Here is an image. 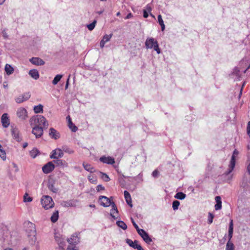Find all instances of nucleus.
<instances>
[{"mask_svg": "<svg viewBox=\"0 0 250 250\" xmlns=\"http://www.w3.org/2000/svg\"><path fill=\"white\" fill-rule=\"evenodd\" d=\"M101 201V205L104 207H107L111 206L112 209L110 210V215L114 219H117L118 216V210L115 203L111 202L110 200L105 196H100L99 198Z\"/></svg>", "mask_w": 250, "mask_h": 250, "instance_id": "nucleus-1", "label": "nucleus"}, {"mask_svg": "<svg viewBox=\"0 0 250 250\" xmlns=\"http://www.w3.org/2000/svg\"><path fill=\"white\" fill-rule=\"evenodd\" d=\"M41 204L45 209L52 208L54 205V203L52 198L48 195H44L42 197Z\"/></svg>", "mask_w": 250, "mask_h": 250, "instance_id": "nucleus-2", "label": "nucleus"}, {"mask_svg": "<svg viewBox=\"0 0 250 250\" xmlns=\"http://www.w3.org/2000/svg\"><path fill=\"white\" fill-rule=\"evenodd\" d=\"M238 151L237 149H235L233 151L232 155L231 156V160L230 161V164L229 165V167L227 171H226L225 173L226 175H229V173H230L233 170L235 166V163H236V157L238 155Z\"/></svg>", "mask_w": 250, "mask_h": 250, "instance_id": "nucleus-3", "label": "nucleus"}, {"mask_svg": "<svg viewBox=\"0 0 250 250\" xmlns=\"http://www.w3.org/2000/svg\"><path fill=\"white\" fill-rule=\"evenodd\" d=\"M35 122L37 124V125L47 128L48 125V123L46 120L45 118L42 115H38L35 119Z\"/></svg>", "mask_w": 250, "mask_h": 250, "instance_id": "nucleus-4", "label": "nucleus"}, {"mask_svg": "<svg viewBox=\"0 0 250 250\" xmlns=\"http://www.w3.org/2000/svg\"><path fill=\"white\" fill-rule=\"evenodd\" d=\"M54 237L60 248L64 250V246H65L64 238L62 237L60 234L57 233H55Z\"/></svg>", "mask_w": 250, "mask_h": 250, "instance_id": "nucleus-5", "label": "nucleus"}, {"mask_svg": "<svg viewBox=\"0 0 250 250\" xmlns=\"http://www.w3.org/2000/svg\"><path fill=\"white\" fill-rule=\"evenodd\" d=\"M241 187L246 191H250V179H249L246 176H244Z\"/></svg>", "mask_w": 250, "mask_h": 250, "instance_id": "nucleus-6", "label": "nucleus"}, {"mask_svg": "<svg viewBox=\"0 0 250 250\" xmlns=\"http://www.w3.org/2000/svg\"><path fill=\"white\" fill-rule=\"evenodd\" d=\"M54 168L55 166L53 162H49L42 167V170L44 173L48 174L53 171Z\"/></svg>", "mask_w": 250, "mask_h": 250, "instance_id": "nucleus-7", "label": "nucleus"}, {"mask_svg": "<svg viewBox=\"0 0 250 250\" xmlns=\"http://www.w3.org/2000/svg\"><path fill=\"white\" fill-rule=\"evenodd\" d=\"M138 234L147 244H150L152 241V239L150 237L148 234L144 229H143Z\"/></svg>", "mask_w": 250, "mask_h": 250, "instance_id": "nucleus-8", "label": "nucleus"}, {"mask_svg": "<svg viewBox=\"0 0 250 250\" xmlns=\"http://www.w3.org/2000/svg\"><path fill=\"white\" fill-rule=\"evenodd\" d=\"M158 42L153 38H147L145 42V46L146 48H153Z\"/></svg>", "mask_w": 250, "mask_h": 250, "instance_id": "nucleus-9", "label": "nucleus"}, {"mask_svg": "<svg viewBox=\"0 0 250 250\" xmlns=\"http://www.w3.org/2000/svg\"><path fill=\"white\" fill-rule=\"evenodd\" d=\"M30 97V94L29 92L24 93L22 95L19 96L15 98L16 103L20 104L27 101Z\"/></svg>", "mask_w": 250, "mask_h": 250, "instance_id": "nucleus-10", "label": "nucleus"}, {"mask_svg": "<svg viewBox=\"0 0 250 250\" xmlns=\"http://www.w3.org/2000/svg\"><path fill=\"white\" fill-rule=\"evenodd\" d=\"M100 162L106 164L113 165L115 163L114 158L110 156H103L99 159Z\"/></svg>", "mask_w": 250, "mask_h": 250, "instance_id": "nucleus-11", "label": "nucleus"}, {"mask_svg": "<svg viewBox=\"0 0 250 250\" xmlns=\"http://www.w3.org/2000/svg\"><path fill=\"white\" fill-rule=\"evenodd\" d=\"M32 132L36 136V138H39L43 134V127L36 125L33 128Z\"/></svg>", "mask_w": 250, "mask_h": 250, "instance_id": "nucleus-12", "label": "nucleus"}, {"mask_svg": "<svg viewBox=\"0 0 250 250\" xmlns=\"http://www.w3.org/2000/svg\"><path fill=\"white\" fill-rule=\"evenodd\" d=\"M18 117L22 120H25L27 117L26 110L22 107L19 108L17 111Z\"/></svg>", "mask_w": 250, "mask_h": 250, "instance_id": "nucleus-13", "label": "nucleus"}, {"mask_svg": "<svg viewBox=\"0 0 250 250\" xmlns=\"http://www.w3.org/2000/svg\"><path fill=\"white\" fill-rule=\"evenodd\" d=\"M63 156V153L60 149H56L52 151V154L50 156L51 159H57L62 158Z\"/></svg>", "mask_w": 250, "mask_h": 250, "instance_id": "nucleus-14", "label": "nucleus"}, {"mask_svg": "<svg viewBox=\"0 0 250 250\" xmlns=\"http://www.w3.org/2000/svg\"><path fill=\"white\" fill-rule=\"evenodd\" d=\"M1 122L3 127H7L10 124V121L7 113H4L2 115L1 118Z\"/></svg>", "mask_w": 250, "mask_h": 250, "instance_id": "nucleus-15", "label": "nucleus"}, {"mask_svg": "<svg viewBox=\"0 0 250 250\" xmlns=\"http://www.w3.org/2000/svg\"><path fill=\"white\" fill-rule=\"evenodd\" d=\"M49 135L51 138L57 140L60 137V134L58 131L53 128L49 129Z\"/></svg>", "mask_w": 250, "mask_h": 250, "instance_id": "nucleus-16", "label": "nucleus"}, {"mask_svg": "<svg viewBox=\"0 0 250 250\" xmlns=\"http://www.w3.org/2000/svg\"><path fill=\"white\" fill-rule=\"evenodd\" d=\"M30 62L33 64L37 65H42L44 64V62L41 58L37 57H33L30 59Z\"/></svg>", "mask_w": 250, "mask_h": 250, "instance_id": "nucleus-17", "label": "nucleus"}, {"mask_svg": "<svg viewBox=\"0 0 250 250\" xmlns=\"http://www.w3.org/2000/svg\"><path fill=\"white\" fill-rule=\"evenodd\" d=\"M77 202V200H70L66 201H63L62 203V205L64 207H76V203Z\"/></svg>", "mask_w": 250, "mask_h": 250, "instance_id": "nucleus-18", "label": "nucleus"}, {"mask_svg": "<svg viewBox=\"0 0 250 250\" xmlns=\"http://www.w3.org/2000/svg\"><path fill=\"white\" fill-rule=\"evenodd\" d=\"M112 36V34H111L109 35L106 34L103 37V39L101 41L100 43V47L102 48H103L104 47V44L106 42L110 41Z\"/></svg>", "mask_w": 250, "mask_h": 250, "instance_id": "nucleus-19", "label": "nucleus"}, {"mask_svg": "<svg viewBox=\"0 0 250 250\" xmlns=\"http://www.w3.org/2000/svg\"><path fill=\"white\" fill-rule=\"evenodd\" d=\"M67 241L69 244L73 246L77 245L80 242L79 238L75 235H72L70 238L67 239Z\"/></svg>", "mask_w": 250, "mask_h": 250, "instance_id": "nucleus-20", "label": "nucleus"}, {"mask_svg": "<svg viewBox=\"0 0 250 250\" xmlns=\"http://www.w3.org/2000/svg\"><path fill=\"white\" fill-rule=\"evenodd\" d=\"M68 120V126L72 131L75 132L78 130V127L72 123L70 117L68 116L66 117Z\"/></svg>", "mask_w": 250, "mask_h": 250, "instance_id": "nucleus-21", "label": "nucleus"}, {"mask_svg": "<svg viewBox=\"0 0 250 250\" xmlns=\"http://www.w3.org/2000/svg\"><path fill=\"white\" fill-rule=\"evenodd\" d=\"M231 76L234 79V80H239V79L241 77V75L240 74V70L238 67H235L231 73Z\"/></svg>", "mask_w": 250, "mask_h": 250, "instance_id": "nucleus-22", "label": "nucleus"}, {"mask_svg": "<svg viewBox=\"0 0 250 250\" xmlns=\"http://www.w3.org/2000/svg\"><path fill=\"white\" fill-rule=\"evenodd\" d=\"M124 196H125V199L126 203L130 207H132V201H131V196H130L129 193L127 191L125 190L124 191Z\"/></svg>", "mask_w": 250, "mask_h": 250, "instance_id": "nucleus-23", "label": "nucleus"}, {"mask_svg": "<svg viewBox=\"0 0 250 250\" xmlns=\"http://www.w3.org/2000/svg\"><path fill=\"white\" fill-rule=\"evenodd\" d=\"M216 204L215 205V209L216 210H219L222 208V201L221 198L219 196L215 197Z\"/></svg>", "mask_w": 250, "mask_h": 250, "instance_id": "nucleus-24", "label": "nucleus"}, {"mask_svg": "<svg viewBox=\"0 0 250 250\" xmlns=\"http://www.w3.org/2000/svg\"><path fill=\"white\" fill-rule=\"evenodd\" d=\"M29 74L32 78H33L35 80H37L39 78V72L36 69L30 70L29 71Z\"/></svg>", "mask_w": 250, "mask_h": 250, "instance_id": "nucleus-25", "label": "nucleus"}, {"mask_svg": "<svg viewBox=\"0 0 250 250\" xmlns=\"http://www.w3.org/2000/svg\"><path fill=\"white\" fill-rule=\"evenodd\" d=\"M83 166L86 171L90 172L91 173L94 172L95 171V168L91 166V165L89 164H86L85 163H83Z\"/></svg>", "mask_w": 250, "mask_h": 250, "instance_id": "nucleus-26", "label": "nucleus"}, {"mask_svg": "<svg viewBox=\"0 0 250 250\" xmlns=\"http://www.w3.org/2000/svg\"><path fill=\"white\" fill-rule=\"evenodd\" d=\"M4 70L8 75H11L14 71L13 68L9 64H6L5 65Z\"/></svg>", "mask_w": 250, "mask_h": 250, "instance_id": "nucleus-27", "label": "nucleus"}, {"mask_svg": "<svg viewBox=\"0 0 250 250\" xmlns=\"http://www.w3.org/2000/svg\"><path fill=\"white\" fill-rule=\"evenodd\" d=\"M59 218V211L58 210L55 211L52 216H51L50 220L52 223H55L57 221Z\"/></svg>", "mask_w": 250, "mask_h": 250, "instance_id": "nucleus-28", "label": "nucleus"}, {"mask_svg": "<svg viewBox=\"0 0 250 250\" xmlns=\"http://www.w3.org/2000/svg\"><path fill=\"white\" fill-rule=\"evenodd\" d=\"M12 134L13 138L16 139L17 141H20V137L19 136V131L16 128H13L12 130Z\"/></svg>", "mask_w": 250, "mask_h": 250, "instance_id": "nucleus-29", "label": "nucleus"}, {"mask_svg": "<svg viewBox=\"0 0 250 250\" xmlns=\"http://www.w3.org/2000/svg\"><path fill=\"white\" fill-rule=\"evenodd\" d=\"M34 111L36 113H42L43 112V105L40 104L38 105L35 106L34 107Z\"/></svg>", "mask_w": 250, "mask_h": 250, "instance_id": "nucleus-30", "label": "nucleus"}, {"mask_svg": "<svg viewBox=\"0 0 250 250\" xmlns=\"http://www.w3.org/2000/svg\"><path fill=\"white\" fill-rule=\"evenodd\" d=\"M158 21L159 24L161 27L162 31H164L165 29V25L164 24L163 20L161 15H159L158 16Z\"/></svg>", "mask_w": 250, "mask_h": 250, "instance_id": "nucleus-31", "label": "nucleus"}, {"mask_svg": "<svg viewBox=\"0 0 250 250\" xmlns=\"http://www.w3.org/2000/svg\"><path fill=\"white\" fill-rule=\"evenodd\" d=\"M40 153L39 150L36 148H33L31 151L30 152V154L31 156L35 158L37 155H38Z\"/></svg>", "mask_w": 250, "mask_h": 250, "instance_id": "nucleus-32", "label": "nucleus"}, {"mask_svg": "<svg viewBox=\"0 0 250 250\" xmlns=\"http://www.w3.org/2000/svg\"><path fill=\"white\" fill-rule=\"evenodd\" d=\"M186 195L182 192H179L177 193L174 196V197L176 199H180V200H183L184 199L186 198Z\"/></svg>", "mask_w": 250, "mask_h": 250, "instance_id": "nucleus-33", "label": "nucleus"}, {"mask_svg": "<svg viewBox=\"0 0 250 250\" xmlns=\"http://www.w3.org/2000/svg\"><path fill=\"white\" fill-rule=\"evenodd\" d=\"M116 224L119 227L122 228L124 230H125L127 229L126 225L122 221H117Z\"/></svg>", "mask_w": 250, "mask_h": 250, "instance_id": "nucleus-34", "label": "nucleus"}, {"mask_svg": "<svg viewBox=\"0 0 250 250\" xmlns=\"http://www.w3.org/2000/svg\"><path fill=\"white\" fill-rule=\"evenodd\" d=\"M62 75L61 74H58L54 78L53 80L52 81V83L54 85H56L61 80V78H62Z\"/></svg>", "mask_w": 250, "mask_h": 250, "instance_id": "nucleus-35", "label": "nucleus"}, {"mask_svg": "<svg viewBox=\"0 0 250 250\" xmlns=\"http://www.w3.org/2000/svg\"><path fill=\"white\" fill-rule=\"evenodd\" d=\"M226 250H234V245L229 240L227 243Z\"/></svg>", "mask_w": 250, "mask_h": 250, "instance_id": "nucleus-36", "label": "nucleus"}, {"mask_svg": "<svg viewBox=\"0 0 250 250\" xmlns=\"http://www.w3.org/2000/svg\"><path fill=\"white\" fill-rule=\"evenodd\" d=\"M55 160L53 161L54 164H55L58 166H62L63 165V162L62 160L59 159V158L54 159Z\"/></svg>", "mask_w": 250, "mask_h": 250, "instance_id": "nucleus-37", "label": "nucleus"}, {"mask_svg": "<svg viewBox=\"0 0 250 250\" xmlns=\"http://www.w3.org/2000/svg\"><path fill=\"white\" fill-rule=\"evenodd\" d=\"M97 23L96 20H94L91 23L87 24V27L89 30L92 31L94 29Z\"/></svg>", "mask_w": 250, "mask_h": 250, "instance_id": "nucleus-38", "label": "nucleus"}, {"mask_svg": "<svg viewBox=\"0 0 250 250\" xmlns=\"http://www.w3.org/2000/svg\"><path fill=\"white\" fill-rule=\"evenodd\" d=\"M101 174L102 175V178L105 182H108L110 180L109 176L106 174L102 172H100Z\"/></svg>", "mask_w": 250, "mask_h": 250, "instance_id": "nucleus-39", "label": "nucleus"}, {"mask_svg": "<svg viewBox=\"0 0 250 250\" xmlns=\"http://www.w3.org/2000/svg\"><path fill=\"white\" fill-rule=\"evenodd\" d=\"M180 205V202L177 200H174L172 203V208L173 209L176 210L178 209V207Z\"/></svg>", "mask_w": 250, "mask_h": 250, "instance_id": "nucleus-40", "label": "nucleus"}, {"mask_svg": "<svg viewBox=\"0 0 250 250\" xmlns=\"http://www.w3.org/2000/svg\"><path fill=\"white\" fill-rule=\"evenodd\" d=\"M0 157L3 160H5L6 158L5 151L2 148H0Z\"/></svg>", "mask_w": 250, "mask_h": 250, "instance_id": "nucleus-41", "label": "nucleus"}, {"mask_svg": "<svg viewBox=\"0 0 250 250\" xmlns=\"http://www.w3.org/2000/svg\"><path fill=\"white\" fill-rule=\"evenodd\" d=\"M36 237L35 235H33L32 236H31L30 237V239L29 240V243L31 245H35L36 241Z\"/></svg>", "mask_w": 250, "mask_h": 250, "instance_id": "nucleus-42", "label": "nucleus"}, {"mask_svg": "<svg viewBox=\"0 0 250 250\" xmlns=\"http://www.w3.org/2000/svg\"><path fill=\"white\" fill-rule=\"evenodd\" d=\"M23 201L24 202H30L32 201V198L28 196L27 193H25L23 197Z\"/></svg>", "mask_w": 250, "mask_h": 250, "instance_id": "nucleus-43", "label": "nucleus"}, {"mask_svg": "<svg viewBox=\"0 0 250 250\" xmlns=\"http://www.w3.org/2000/svg\"><path fill=\"white\" fill-rule=\"evenodd\" d=\"M233 220H231L229 225V233L233 234Z\"/></svg>", "mask_w": 250, "mask_h": 250, "instance_id": "nucleus-44", "label": "nucleus"}, {"mask_svg": "<svg viewBox=\"0 0 250 250\" xmlns=\"http://www.w3.org/2000/svg\"><path fill=\"white\" fill-rule=\"evenodd\" d=\"M213 218L214 215L212 213L209 212L208 215V223L209 224H211L212 223Z\"/></svg>", "mask_w": 250, "mask_h": 250, "instance_id": "nucleus-45", "label": "nucleus"}, {"mask_svg": "<svg viewBox=\"0 0 250 250\" xmlns=\"http://www.w3.org/2000/svg\"><path fill=\"white\" fill-rule=\"evenodd\" d=\"M131 222L132 223V224L134 228L136 229L138 233L140 232V231H141L143 229H139L138 226L136 224L134 220L131 218Z\"/></svg>", "mask_w": 250, "mask_h": 250, "instance_id": "nucleus-46", "label": "nucleus"}, {"mask_svg": "<svg viewBox=\"0 0 250 250\" xmlns=\"http://www.w3.org/2000/svg\"><path fill=\"white\" fill-rule=\"evenodd\" d=\"M48 188L50 190L52 191L53 193H56L58 191L57 189L55 188L53 184L49 185Z\"/></svg>", "mask_w": 250, "mask_h": 250, "instance_id": "nucleus-47", "label": "nucleus"}, {"mask_svg": "<svg viewBox=\"0 0 250 250\" xmlns=\"http://www.w3.org/2000/svg\"><path fill=\"white\" fill-rule=\"evenodd\" d=\"M126 243L131 247H134V243H133V242L131 240V239H126Z\"/></svg>", "mask_w": 250, "mask_h": 250, "instance_id": "nucleus-48", "label": "nucleus"}, {"mask_svg": "<svg viewBox=\"0 0 250 250\" xmlns=\"http://www.w3.org/2000/svg\"><path fill=\"white\" fill-rule=\"evenodd\" d=\"M67 250H78L76 245H72L69 244L67 248Z\"/></svg>", "mask_w": 250, "mask_h": 250, "instance_id": "nucleus-49", "label": "nucleus"}, {"mask_svg": "<svg viewBox=\"0 0 250 250\" xmlns=\"http://www.w3.org/2000/svg\"><path fill=\"white\" fill-rule=\"evenodd\" d=\"M153 49L157 52L158 54H160L161 53V50L159 48L158 43H156V45H155Z\"/></svg>", "mask_w": 250, "mask_h": 250, "instance_id": "nucleus-50", "label": "nucleus"}, {"mask_svg": "<svg viewBox=\"0 0 250 250\" xmlns=\"http://www.w3.org/2000/svg\"><path fill=\"white\" fill-rule=\"evenodd\" d=\"M152 175L154 178L158 177L159 175V171L157 170H154L152 173Z\"/></svg>", "mask_w": 250, "mask_h": 250, "instance_id": "nucleus-51", "label": "nucleus"}, {"mask_svg": "<svg viewBox=\"0 0 250 250\" xmlns=\"http://www.w3.org/2000/svg\"><path fill=\"white\" fill-rule=\"evenodd\" d=\"M63 150L64 152L68 153L69 154H72L74 152V151L72 149H70L69 148H67V147L65 148H64Z\"/></svg>", "mask_w": 250, "mask_h": 250, "instance_id": "nucleus-52", "label": "nucleus"}, {"mask_svg": "<svg viewBox=\"0 0 250 250\" xmlns=\"http://www.w3.org/2000/svg\"><path fill=\"white\" fill-rule=\"evenodd\" d=\"M247 164L248 165L247 170L249 174L250 175V161L249 160L247 161Z\"/></svg>", "mask_w": 250, "mask_h": 250, "instance_id": "nucleus-53", "label": "nucleus"}, {"mask_svg": "<svg viewBox=\"0 0 250 250\" xmlns=\"http://www.w3.org/2000/svg\"><path fill=\"white\" fill-rule=\"evenodd\" d=\"M96 189H97V190L98 191H99L100 190H104V187H103L101 185H99L97 186Z\"/></svg>", "mask_w": 250, "mask_h": 250, "instance_id": "nucleus-54", "label": "nucleus"}, {"mask_svg": "<svg viewBox=\"0 0 250 250\" xmlns=\"http://www.w3.org/2000/svg\"><path fill=\"white\" fill-rule=\"evenodd\" d=\"M247 133L249 136L250 137V121H249L248 123Z\"/></svg>", "mask_w": 250, "mask_h": 250, "instance_id": "nucleus-55", "label": "nucleus"}, {"mask_svg": "<svg viewBox=\"0 0 250 250\" xmlns=\"http://www.w3.org/2000/svg\"><path fill=\"white\" fill-rule=\"evenodd\" d=\"M245 83H246V82H244L242 85V87L240 89V94H239V98H240L241 97V96L242 94V91H243V87H244L245 85Z\"/></svg>", "mask_w": 250, "mask_h": 250, "instance_id": "nucleus-56", "label": "nucleus"}, {"mask_svg": "<svg viewBox=\"0 0 250 250\" xmlns=\"http://www.w3.org/2000/svg\"><path fill=\"white\" fill-rule=\"evenodd\" d=\"M70 77V75H69V76L68 77V79L67 80V81H66V84H65V89H66L68 88V87L69 81Z\"/></svg>", "mask_w": 250, "mask_h": 250, "instance_id": "nucleus-57", "label": "nucleus"}, {"mask_svg": "<svg viewBox=\"0 0 250 250\" xmlns=\"http://www.w3.org/2000/svg\"><path fill=\"white\" fill-rule=\"evenodd\" d=\"M143 16L145 18H146L148 17V14L146 10H144Z\"/></svg>", "mask_w": 250, "mask_h": 250, "instance_id": "nucleus-58", "label": "nucleus"}, {"mask_svg": "<svg viewBox=\"0 0 250 250\" xmlns=\"http://www.w3.org/2000/svg\"><path fill=\"white\" fill-rule=\"evenodd\" d=\"M137 249V250H144V249H143L142 248L141 246L139 245V244L138 245V246H136V249Z\"/></svg>", "mask_w": 250, "mask_h": 250, "instance_id": "nucleus-59", "label": "nucleus"}, {"mask_svg": "<svg viewBox=\"0 0 250 250\" xmlns=\"http://www.w3.org/2000/svg\"><path fill=\"white\" fill-rule=\"evenodd\" d=\"M88 178L89 181H90L91 183H93L96 181V180H93V178H91L90 176H88Z\"/></svg>", "mask_w": 250, "mask_h": 250, "instance_id": "nucleus-60", "label": "nucleus"}, {"mask_svg": "<svg viewBox=\"0 0 250 250\" xmlns=\"http://www.w3.org/2000/svg\"><path fill=\"white\" fill-rule=\"evenodd\" d=\"M132 16V14L131 13H129L127 14V15L125 18V19H128L130 18Z\"/></svg>", "mask_w": 250, "mask_h": 250, "instance_id": "nucleus-61", "label": "nucleus"}, {"mask_svg": "<svg viewBox=\"0 0 250 250\" xmlns=\"http://www.w3.org/2000/svg\"><path fill=\"white\" fill-rule=\"evenodd\" d=\"M133 243H134V247H132L134 249H136V246H138V241L137 240H135Z\"/></svg>", "mask_w": 250, "mask_h": 250, "instance_id": "nucleus-62", "label": "nucleus"}, {"mask_svg": "<svg viewBox=\"0 0 250 250\" xmlns=\"http://www.w3.org/2000/svg\"><path fill=\"white\" fill-rule=\"evenodd\" d=\"M232 234H230V233H229V234H228V236H229V240L230 241V239L232 237Z\"/></svg>", "mask_w": 250, "mask_h": 250, "instance_id": "nucleus-63", "label": "nucleus"}, {"mask_svg": "<svg viewBox=\"0 0 250 250\" xmlns=\"http://www.w3.org/2000/svg\"><path fill=\"white\" fill-rule=\"evenodd\" d=\"M27 146H28V143H25L23 145V148H25V147H26Z\"/></svg>", "mask_w": 250, "mask_h": 250, "instance_id": "nucleus-64", "label": "nucleus"}]
</instances>
